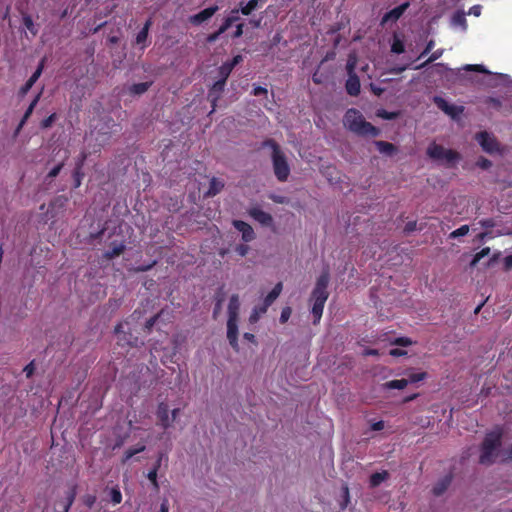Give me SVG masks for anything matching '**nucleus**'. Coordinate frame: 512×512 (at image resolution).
<instances>
[{"instance_id":"53","label":"nucleus","mask_w":512,"mask_h":512,"mask_svg":"<svg viewBox=\"0 0 512 512\" xmlns=\"http://www.w3.org/2000/svg\"><path fill=\"white\" fill-rule=\"evenodd\" d=\"M477 166L480 167L481 169H489L491 166H492V162L485 158V157H480L477 162H476Z\"/></svg>"},{"instance_id":"47","label":"nucleus","mask_w":512,"mask_h":512,"mask_svg":"<svg viewBox=\"0 0 512 512\" xmlns=\"http://www.w3.org/2000/svg\"><path fill=\"white\" fill-rule=\"evenodd\" d=\"M512 461V444L501 452V462L506 463Z\"/></svg>"},{"instance_id":"23","label":"nucleus","mask_w":512,"mask_h":512,"mask_svg":"<svg viewBox=\"0 0 512 512\" xmlns=\"http://www.w3.org/2000/svg\"><path fill=\"white\" fill-rule=\"evenodd\" d=\"M152 84V81L132 84L128 88L129 94L132 96H140L147 92L148 89L152 86Z\"/></svg>"},{"instance_id":"62","label":"nucleus","mask_w":512,"mask_h":512,"mask_svg":"<svg viewBox=\"0 0 512 512\" xmlns=\"http://www.w3.org/2000/svg\"><path fill=\"white\" fill-rule=\"evenodd\" d=\"M244 24L243 23H239L236 25V29L233 33V38H239L243 35L244 33Z\"/></svg>"},{"instance_id":"50","label":"nucleus","mask_w":512,"mask_h":512,"mask_svg":"<svg viewBox=\"0 0 512 512\" xmlns=\"http://www.w3.org/2000/svg\"><path fill=\"white\" fill-rule=\"evenodd\" d=\"M291 313H292V309L290 307H284L281 311V315L279 318L280 323H282V324L286 323L289 320Z\"/></svg>"},{"instance_id":"27","label":"nucleus","mask_w":512,"mask_h":512,"mask_svg":"<svg viewBox=\"0 0 512 512\" xmlns=\"http://www.w3.org/2000/svg\"><path fill=\"white\" fill-rule=\"evenodd\" d=\"M408 385V381L406 379H396L387 381L383 384V388L385 390H392V389H398L402 390Z\"/></svg>"},{"instance_id":"59","label":"nucleus","mask_w":512,"mask_h":512,"mask_svg":"<svg viewBox=\"0 0 512 512\" xmlns=\"http://www.w3.org/2000/svg\"><path fill=\"white\" fill-rule=\"evenodd\" d=\"M268 91L265 87L262 86H256L252 90V94L254 96H261V95H267Z\"/></svg>"},{"instance_id":"12","label":"nucleus","mask_w":512,"mask_h":512,"mask_svg":"<svg viewBox=\"0 0 512 512\" xmlns=\"http://www.w3.org/2000/svg\"><path fill=\"white\" fill-rule=\"evenodd\" d=\"M114 333L117 335L123 334L119 337L118 344L120 345H128L131 347H136L138 345V337H134L131 333L123 332V323H118L114 328Z\"/></svg>"},{"instance_id":"19","label":"nucleus","mask_w":512,"mask_h":512,"mask_svg":"<svg viewBox=\"0 0 512 512\" xmlns=\"http://www.w3.org/2000/svg\"><path fill=\"white\" fill-rule=\"evenodd\" d=\"M282 289H283V285H282V282H278L274 287L273 289L267 294V296L264 298V301H263V308L261 309L262 311L263 310H267L269 308V306H271L274 301L279 297V295L281 294L282 292Z\"/></svg>"},{"instance_id":"55","label":"nucleus","mask_w":512,"mask_h":512,"mask_svg":"<svg viewBox=\"0 0 512 512\" xmlns=\"http://www.w3.org/2000/svg\"><path fill=\"white\" fill-rule=\"evenodd\" d=\"M434 45H435V42L434 40H429L424 48V50L420 53L418 59L420 58H423L424 56H426L427 54H429L432 49L434 48Z\"/></svg>"},{"instance_id":"17","label":"nucleus","mask_w":512,"mask_h":512,"mask_svg":"<svg viewBox=\"0 0 512 512\" xmlns=\"http://www.w3.org/2000/svg\"><path fill=\"white\" fill-rule=\"evenodd\" d=\"M77 495V485L73 484L69 490L66 492L65 499L60 501L58 505L62 507V512H69L71 506L73 505L75 498Z\"/></svg>"},{"instance_id":"34","label":"nucleus","mask_w":512,"mask_h":512,"mask_svg":"<svg viewBox=\"0 0 512 512\" xmlns=\"http://www.w3.org/2000/svg\"><path fill=\"white\" fill-rule=\"evenodd\" d=\"M45 59H42L36 68V70L33 72V74L30 76V78L27 80L28 83L34 85L36 81L41 76L43 69H44Z\"/></svg>"},{"instance_id":"15","label":"nucleus","mask_w":512,"mask_h":512,"mask_svg":"<svg viewBox=\"0 0 512 512\" xmlns=\"http://www.w3.org/2000/svg\"><path fill=\"white\" fill-rule=\"evenodd\" d=\"M152 24H153V21H152V18L150 17L145 21L143 27L136 35L135 43L137 45H140L141 49H144L147 47L146 41H147L149 30H150Z\"/></svg>"},{"instance_id":"56","label":"nucleus","mask_w":512,"mask_h":512,"mask_svg":"<svg viewBox=\"0 0 512 512\" xmlns=\"http://www.w3.org/2000/svg\"><path fill=\"white\" fill-rule=\"evenodd\" d=\"M452 21L455 25H463L466 23L465 16L461 13H455L452 17Z\"/></svg>"},{"instance_id":"24","label":"nucleus","mask_w":512,"mask_h":512,"mask_svg":"<svg viewBox=\"0 0 512 512\" xmlns=\"http://www.w3.org/2000/svg\"><path fill=\"white\" fill-rule=\"evenodd\" d=\"M374 143L378 151L382 154L391 156L397 151L396 146L390 142L379 140Z\"/></svg>"},{"instance_id":"33","label":"nucleus","mask_w":512,"mask_h":512,"mask_svg":"<svg viewBox=\"0 0 512 512\" xmlns=\"http://www.w3.org/2000/svg\"><path fill=\"white\" fill-rule=\"evenodd\" d=\"M45 59H42L36 68V70L33 72V74L30 76V78L27 80L28 83L34 85L36 81L41 76L43 69H44Z\"/></svg>"},{"instance_id":"26","label":"nucleus","mask_w":512,"mask_h":512,"mask_svg":"<svg viewBox=\"0 0 512 512\" xmlns=\"http://www.w3.org/2000/svg\"><path fill=\"white\" fill-rule=\"evenodd\" d=\"M405 51L404 41L400 38L397 33L393 35V41L391 44V52L394 54H402Z\"/></svg>"},{"instance_id":"54","label":"nucleus","mask_w":512,"mask_h":512,"mask_svg":"<svg viewBox=\"0 0 512 512\" xmlns=\"http://www.w3.org/2000/svg\"><path fill=\"white\" fill-rule=\"evenodd\" d=\"M23 372L25 373L26 377L27 378H31L35 372V364H34V361H31L30 363H28L24 369H23Z\"/></svg>"},{"instance_id":"18","label":"nucleus","mask_w":512,"mask_h":512,"mask_svg":"<svg viewBox=\"0 0 512 512\" xmlns=\"http://www.w3.org/2000/svg\"><path fill=\"white\" fill-rule=\"evenodd\" d=\"M345 89L348 95L356 97L360 94L361 84L360 79L357 75L348 76V79L345 83Z\"/></svg>"},{"instance_id":"9","label":"nucleus","mask_w":512,"mask_h":512,"mask_svg":"<svg viewBox=\"0 0 512 512\" xmlns=\"http://www.w3.org/2000/svg\"><path fill=\"white\" fill-rule=\"evenodd\" d=\"M232 224L241 233L244 242L248 243L255 239L256 235L250 224L242 220H234Z\"/></svg>"},{"instance_id":"30","label":"nucleus","mask_w":512,"mask_h":512,"mask_svg":"<svg viewBox=\"0 0 512 512\" xmlns=\"http://www.w3.org/2000/svg\"><path fill=\"white\" fill-rule=\"evenodd\" d=\"M262 308H263V304L256 305L253 308V310H252V312H251V314L249 316V322L251 324L257 323L259 321L260 317L267 312V310H263V311L260 310Z\"/></svg>"},{"instance_id":"63","label":"nucleus","mask_w":512,"mask_h":512,"mask_svg":"<svg viewBox=\"0 0 512 512\" xmlns=\"http://www.w3.org/2000/svg\"><path fill=\"white\" fill-rule=\"evenodd\" d=\"M243 60L241 55L234 56L231 60L226 61L234 69Z\"/></svg>"},{"instance_id":"38","label":"nucleus","mask_w":512,"mask_h":512,"mask_svg":"<svg viewBox=\"0 0 512 512\" xmlns=\"http://www.w3.org/2000/svg\"><path fill=\"white\" fill-rule=\"evenodd\" d=\"M162 314H163V310L160 311L159 313H157L156 315L152 316L151 318H149L145 322L144 330H145L146 333H150L151 332L153 326L155 325V323L161 317Z\"/></svg>"},{"instance_id":"32","label":"nucleus","mask_w":512,"mask_h":512,"mask_svg":"<svg viewBox=\"0 0 512 512\" xmlns=\"http://www.w3.org/2000/svg\"><path fill=\"white\" fill-rule=\"evenodd\" d=\"M68 202V198L64 195H59L57 197H55L49 204V207L51 209H54V208H64L66 206Z\"/></svg>"},{"instance_id":"45","label":"nucleus","mask_w":512,"mask_h":512,"mask_svg":"<svg viewBox=\"0 0 512 512\" xmlns=\"http://www.w3.org/2000/svg\"><path fill=\"white\" fill-rule=\"evenodd\" d=\"M64 165H65V162L63 160L62 162L57 164L55 167H53L49 171V173L47 174L46 178L47 179H53V178L57 177L59 175V173L61 172L62 168L64 167Z\"/></svg>"},{"instance_id":"6","label":"nucleus","mask_w":512,"mask_h":512,"mask_svg":"<svg viewBox=\"0 0 512 512\" xmlns=\"http://www.w3.org/2000/svg\"><path fill=\"white\" fill-rule=\"evenodd\" d=\"M330 281V274L328 270L322 271L316 280L315 286L311 292V298L328 299L329 292L327 290Z\"/></svg>"},{"instance_id":"21","label":"nucleus","mask_w":512,"mask_h":512,"mask_svg":"<svg viewBox=\"0 0 512 512\" xmlns=\"http://www.w3.org/2000/svg\"><path fill=\"white\" fill-rule=\"evenodd\" d=\"M111 246V249H108L103 253V258H105L106 260H112L115 257H118L125 251L126 248L125 244L122 242H113L111 243Z\"/></svg>"},{"instance_id":"16","label":"nucleus","mask_w":512,"mask_h":512,"mask_svg":"<svg viewBox=\"0 0 512 512\" xmlns=\"http://www.w3.org/2000/svg\"><path fill=\"white\" fill-rule=\"evenodd\" d=\"M434 103L437 105V107L439 109H441L443 112H445L446 114L454 117L456 116L459 112L462 111V108H459L457 106H454V105H450L445 99H443L442 97H435L434 98Z\"/></svg>"},{"instance_id":"35","label":"nucleus","mask_w":512,"mask_h":512,"mask_svg":"<svg viewBox=\"0 0 512 512\" xmlns=\"http://www.w3.org/2000/svg\"><path fill=\"white\" fill-rule=\"evenodd\" d=\"M109 495H110V500L114 505L121 503L122 493H121L120 489L118 488V486L111 488Z\"/></svg>"},{"instance_id":"41","label":"nucleus","mask_w":512,"mask_h":512,"mask_svg":"<svg viewBox=\"0 0 512 512\" xmlns=\"http://www.w3.org/2000/svg\"><path fill=\"white\" fill-rule=\"evenodd\" d=\"M463 69L466 71H474V72H479V73H484V74H490V72L483 65H480V64H467L464 66Z\"/></svg>"},{"instance_id":"49","label":"nucleus","mask_w":512,"mask_h":512,"mask_svg":"<svg viewBox=\"0 0 512 512\" xmlns=\"http://www.w3.org/2000/svg\"><path fill=\"white\" fill-rule=\"evenodd\" d=\"M40 97H41V92H40V93H38V94L34 97V99L31 101L30 105L28 106V108L26 109V111H25V113H24V114H26V115H28V116H31V115H32V113H33V111H34V109H35V107H36L37 103L39 102Z\"/></svg>"},{"instance_id":"31","label":"nucleus","mask_w":512,"mask_h":512,"mask_svg":"<svg viewBox=\"0 0 512 512\" xmlns=\"http://www.w3.org/2000/svg\"><path fill=\"white\" fill-rule=\"evenodd\" d=\"M232 71L233 68L231 65H229L227 62H224L218 69V74L220 77L219 79L226 82Z\"/></svg>"},{"instance_id":"29","label":"nucleus","mask_w":512,"mask_h":512,"mask_svg":"<svg viewBox=\"0 0 512 512\" xmlns=\"http://www.w3.org/2000/svg\"><path fill=\"white\" fill-rule=\"evenodd\" d=\"M145 448L146 447L144 444H138L134 448L127 449L123 455L122 463L124 464V463L128 462L134 455H136L140 452H143L145 450Z\"/></svg>"},{"instance_id":"36","label":"nucleus","mask_w":512,"mask_h":512,"mask_svg":"<svg viewBox=\"0 0 512 512\" xmlns=\"http://www.w3.org/2000/svg\"><path fill=\"white\" fill-rule=\"evenodd\" d=\"M443 54V49H438L434 52L431 53L430 57L422 64L418 65L415 67V69H421L423 67H425L426 65H428L429 63H432L436 60H438Z\"/></svg>"},{"instance_id":"11","label":"nucleus","mask_w":512,"mask_h":512,"mask_svg":"<svg viewBox=\"0 0 512 512\" xmlns=\"http://www.w3.org/2000/svg\"><path fill=\"white\" fill-rule=\"evenodd\" d=\"M248 214L263 226H271L273 224V217L271 214L261 210L259 207L250 208L248 210Z\"/></svg>"},{"instance_id":"57","label":"nucleus","mask_w":512,"mask_h":512,"mask_svg":"<svg viewBox=\"0 0 512 512\" xmlns=\"http://www.w3.org/2000/svg\"><path fill=\"white\" fill-rule=\"evenodd\" d=\"M169 407L167 404L161 402L158 405L157 416H168Z\"/></svg>"},{"instance_id":"22","label":"nucleus","mask_w":512,"mask_h":512,"mask_svg":"<svg viewBox=\"0 0 512 512\" xmlns=\"http://www.w3.org/2000/svg\"><path fill=\"white\" fill-rule=\"evenodd\" d=\"M225 186L223 180H220L216 177H212L209 184V189L205 193V197H214L219 194Z\"/></svg>"},{"instance_id":"2","label":"nucleus","mask_w":512,"mask_h":512,"mask_svg":"<svg viewBox=\"0 0 512 512\" xmlns=\"http://www.w3.org/2000/svg\"><path fill=\"white\" fill-rule=\"evenodd\" d=\"M343 123L350 131L359 136L377 137L380 134L379 128L366 121L361 112L355 108L346 111Z\"/></svg>"},{"instance_id":"13","label":"nucleus","mask_w":512,"mask_h":512,"mask_svg":"<svg viewBox=\"0 0 512 512\" xmlns=\"http://www.w3.org/2000/svg\"><path fill=\"white\" fill-rule=\"evenodd\" d=\"M452 480H453L452 473H449V474L445 475L444 477H442L441 479H439L432 488L433 495H435L437 497L443 495L446 492V490L449 488V486L451 485Z\"/></svg>"},{"instance_id":"39","label":"nucleus","mask_w":512,"mask_h":512,"mask_svg":"<svg viewBox=\"0 0 512 512\" xmlns=\"http://www.w3.org/2000/svg\"><path fill=\"white\" fill-rule=\"evenodd\" d=\"M469 232V226L468 225H462L461 227L457 228L456 230L452 231L449 235V238L455 239L458 237L465 236Z\"/></svg>"},{"instance_id":"1","label":"nucleus","mask_w":512,"mask_h":512,"mask_svg":"<svg viewBox=\"0 0 512 512\" xmlns=\"http://www.w3.org/2000/svg\"><path fill=\"white\" fill-rule=\"evenodd\" d=\"M503 430L500 427H496L493 430L487 432L480 445L479 463L484 466L493 465L498 456H501Z\"/></svg>"},{"instance_id":"3","label":"nucleus","mask_w":512,"mask_h":512,"mask_svg":"<svg viewBox=\"0 0 512 512\" xmlns=\"http://www.w3.org/2000/svg\"><path fill=\"white\" fill-rule=\"evenodd\" d=\"M262 147H270L272 149L271 159L275 177L279 182H286L290 175V166L279 144L274 139H266L263 141Z\"/></svg>"},{"instance_id":"64","label":"nucleus","mask_w":512,"mask_h":512,"mask_svg":"<svg viewBox=\"0 0 512 512\" xmlns=\"http://www.w3.org/2000/svg\"><path fill=\"white\" fill-rule=\"evenodd\" d=\"M504 269L509 271L512 269V255H508L504 258Z\"/></svg>"},{"instance_id":"8","label":"nucleus","mask_w":512,"mask_h":512,"mask_svg":"<svg viewBox=\"0 0 512 512\" xmlns=\"http://www.w3.org/2000/svg\"><path fill=\"white\" fill-rule=\"evenodd\" d=\"M226 82L224 80L218 79L208 92V99L212 106L211 113L215 110L217 106V101L220 99L222 93L224 92Z\"/></svg>"},{"instance_id":"28","label":"nucleus","mask_w":512,"mask_h":512,"mask_svg":"<svg viewBox=\"0 0 512 512\" xmlns=\"http://www.w3.org/2000/svg\"><path fill=\"white\" fill-rule=\"evenodd\" d=\"M160 465H161V458H159L156 461L154 467L147 474V478L150 480V482L152 483L155 490H159L157 473H158V469H159Z\"/></svg>"},{"instance_id":"52","label":"nucleus","mask_w":512,"mask_h":512,"mask_svg":"<svg viewBox=\"0 0 512 512\" xmlns=\"http://www.w3.org/2000/svg\"><path fill=\"white\" fill-rule=\"evenodd\" d=\"M378 116L383 118V119H386V120H393V119L397 118L398 113H396V112H389V111H386V110H380V111H378Z\"/></svg>"},{"instance_id":"44","label":"nucleus","mask_w":512,"mask_h":512,"mask_svg":"<svg viewBox=\"0 0 512 512\" xmlns=\"http://www.w3.org/2000/svg\"><path fill=\"white\" fill-rule=\"evenodd\" d=\"M57 118V115L56 113H52L51 115H49L48 117H46L45 119H43L40 123V126L42 129H48L50 128L53 123L55 122Z\"/></svg>"},{"instance_id":"37","label":"nucleus","mask_w":512,"mask_h":512,"mask_svg":"<svg viewBox=\"0 0 512 512\" xmlns=\"http://www.w3.org/2000/svg\"><path fill=\"white\" fill-rule=\"evenodd\" d=\"M356 64H357L356 57L350 55L348 60H347V64H346V71H347L348 76H355V75H357L356 72H355Z\"/></svg>"},{"instance_id":"60","label":"nucleus","mask_w":512,"mask_h":512,"mask_svg":"<svg viewBox=\"0 0 512 512\" xmlns=\"http://www.w3.org/2000/svg\"><path fill=\"white\" fill-rule=\"evenodd\" d=\"M222 301H223V299L221 297L217 298V300H216V303H215V306H214V309H213V317L214 318H217V315L221 311Z\"/></svg>"},{"instance_id":"25","label":"nucleus","mask_w":512,"mask_h":512,"mask_svg":"<svg viewBox=\"0 0 512 512\" xmlns=\"http://www.w3.org/2000/svg\"><path fill=\"white\" fill-rule=\"evenodd\" d=\"M389 473L387 471L376 472L370 476L369 484L372 488L378 487L383 481L387 480Z\"/></svg>"},{"instance_id":"58","label":"nucleus","mask_w":512,"mask_h":512,"mask_svg":"<svg viewBox=\"0 0 512 512\" xmlns=\"http://www.w3.org/2000/svg\"><path fill=\"white\" fill-rule=\"evenodd\" d=\"M232 21L231 20H228L227 18L224 19L223 23L220 25V27L218 28V30L220 31V33H225L231 26H232Z\"/></svg>"},{"instance_id":"5","label":"nucleus","mask_w":512,"mask_h":512,"mask_svg":"<svg viewBox=\"0 0 512 512\" xmlns=\"http://www.w3.org/2000/svg\"><path fill=\"white\" fill-rule=\"evenodd\" d=\"M427 155L433 160L444 161L448 167H452L461 158L457 151L446 149L436 143H432L428 146Z\"/></svg>"},{"instance_id":"7","label":"nucleus","mask_w":512,"mask_h":512,"mask_svg":"<svg viewBox=\"0 0 512 512\" xmlns=\"http://www.w3.org/2000/svg\"><path fill=\"white\" fill-rule=\"evenodd\" d=\"M476 140L485 152L492 153L497 150V141L486 131L476 134Z\"/></svg>"},{"instance_id":"10","label":"nucleus","mask_w":512,"mask_h":512,"mask_svg":"<svg viewBox=\"0 0 512 512\" xmlns=\"http://www.w3.org/2000/svg\"><path fill=\"white\" fill-rule=\"evenodd\" d=\"M218 10H219V7L217 5L205 8L202 11H200L199 13L190 16L189 22L193 25H200L203 22L210 19Z\"/></svg>"},{"instance_id":"42","label":"nucleus","mask_w":512,"mask_h":512,"mask_svg":"<svg viewBox=\"0 0 512 512\" xmlns=\"http://www.w3.org/2000/svg\"><path fill=\"white\" fill-rule=\"evenodd\" d=\"M489 253H490L489 247H485V248L481 249V251H479L478 253H476L474 255L473 260L471 261V265L475 266L482 258L488 256Z\"/></svg>"},{"instance_id":"20","label":"nucleus","mask_w":512,"mask_h":512,"mask_svg":"<svg viewBox=\"0 0 512 512\" xmlns=\"http://www.w3.org/2000/svg\"><path fill=\"white\" fill-rule=\"evenodd\" d=\"M409 5V2H405L393 8L383 16V22H387L389 20L397 21L405 13Z\"/></svg>"},{"instance_id":"46","label":"nucleus","mask_w":512,"mask_h":512,"mask_svg":"<svg viewBox=\"0 0 512 512\" xmlns=\"http://www.w3.org/2000/svg\"><path fill=\"white\" fill-rule=\"evenodd\" d=\"M425 377H426L425 372H419V373H410L408 375V378H405V379L408 381V384H409V383H416V382L422 381L423 379H425Z\"/></svg>"},{"instance_id":"4","label":"nucleus","mask_w":512,"mask_h":512,"mask_svg":"<svg viewBox=\"0 0 512 512\" xmlns=\"http://www.w3.org/2000/svg\"><path fill=\"white\" fill-rule=\"evenodd\" d=\"M240 311V300L237 294H233L228 303L227 339L234 351H239L238 343V319Z\"/></svg>"},{"instance_id":"61","label":"nucleus","mask_w":512,"mask_h":512,"mask_svg":"<svg viewBox=\"0 0 512 512\" xmlns=\"http://www.w3.org/2000/svg\"><path fill=\"white\" fill-rule=\"evenodd\" d=\"M221 35H222V33H220V31H219V30H217V31H215V32H213V33H211V34H209V35L207 36V39H206V40H207V42H208V43H214L215 41H217V40H218V38H219Z\"/></svg>"},{"instance_id":"51","label":"nucleus","mask_w":512,"mask_h":512,"mask_svg":"<svg viewBox=\"0 0 512 512\" xmlns=\"http://www.w3.org/2000/svg\"><path fill=\"white\" fill-rule=\"evenodd\" d=\"M155 264H156V261H153L152 263L147 264V265H139L137 267L131 268L130 271H133L135 273L146 272V271H149L150 269H152Z\"/></svg>"},{"instance_id":"40","label":"nucleus","mask_w":512,"mask_h":512,"mask_svg":"<svg viewBox=\"0 0 512 512\" xmlns=\"http://www.w3.org/2000/svg\"><path fill=\"white\" fill-rule=\"evenodd\" d=\"M23 24L27 28V30H29L33 35L37 34L38 31L34 25V22H33V19L31 16H29V15L23 16Z\"/></svg>"},{"instance_id":"43","label":"nucleus","mask_w":512,"mask_h":512,"mask_svg":"<svg viewBox=\"0 0 512 512\" xmlns=\"http://www.w3.org/2000/svg\"><path fill=\"white\" fill-rule=\"evenodd\" d=\"M82 177L83 173L81 172V165H76V168L73 172L74 188H78L81 185Z\"/></svg>"},{"instance_id":"48","label":"nucleus","mask_w":512,"mask_h":512,"mask_svg":"<svg viewBox=\"0 0 512 512\" xmlns=\"http://www.w3.org/2000/svg\"><path fill=\"white\" fill-rule=\"evenodd\" d=\"M412 343V340L408 337H398L394 341H392V344L402 347L410 346L412 345Z\"/></svg>"},{"instance_id":"14","label":"nucleus","mask_w":512,"mask_h":512,"mask_svg":"<svg viewBox=\"0 0 512 512\" xmlns=\"http://www.w3.org/2000/svg\"><path fill=\"white\" fill-rule=\"evenodd\" d=\"M310 301L312 302L311 313L313 316V324H318L321 320L324 306L327 300L310 297Z\"/></svg>"}]
</instances>
